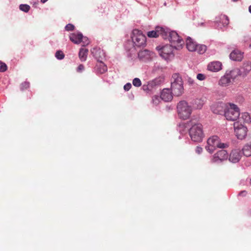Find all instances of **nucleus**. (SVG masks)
Returning a JSON list of instances; mask_svg holds the SVG:
<instances>
[{
	"instance_id": "1",
	"label": "nucleus",
	"mask_w": 251,
	"mask_h": 251,
	"mask_svg": "<svg viewBox=\"0 0 251 251\" xmlns=\"http://www.w3.org/2000/svg\"><path fill=\"white\" fill-rule=\"evenodd\" d=\"M171 90L175 96H180L184 92L183 81L178 74H174L171 79Z\"/></svg>"
},
{
	"instance_id": "2",
	"label": "nucleus",
	"mask_w": 251,
	"mask_h": 251,
	"mask_svg": "<svg viewBox=\"0 0 251 251\" xmlns=\"http://www.w3.org/2000/svg\"><path fill=\"white\" fill-rule=\"evenodd\" d=\"M240 75L238 69L226 71L218 81V84L222 87H227L232 83L234 79Z\"/></svg>"
},
{
	"instance_id": "3",
	"label": "nucleus",
	"mask_w": 251,
	"mask_h": 251,
	"mask_svg": "<svg viewBox=\"0 0 251 251\" xmlns=\"http://www.w3.org/2000/svg\"><path fill=\"white\" fill-rule=\"evenodd\" d=\"M207 144L205 149L210 153H213L217 148L225 149L228 147L227 144L220 143L219 138L216 135L209 138L207 141Z\"/></svg>"
},
{
	"instance_id": "4",
	"label": "nucleus",
	"mask_w": 251,
	"mask_h": 251,
	"mask_svg": "<svg viewBox=\"0 0 251 251\" xmlns=\"http://www.w3.org/2000/svg\"><path fill=\"white\" fill-rule=\"evenodd\" d=\"M224 115L227 120L235 121L239 117L240 109L236 105L228 103L226 107Z\"/></svg>"
},
{
	"instance_id": "5",
	"label": "nucleus",
	"mask_w": 251,
	"mask_h": 251,
	"mask_svg": "<svg viewBox=\"0 0 251 251\" xmlns=\"http://www.w3.org/2000/svg\"><path fill=\"white\" fill-rule=\"evenodd\" d=\"M167 33L166 34V39H168L171 43L172 46L177 50L182 48V46L184 44V41L178 35L177 33L175 31H170L167 28Z\"/></svg>"
},
{
	"instance_id": "6",
	"label": "nucleus",
	"mask_w": 251,
	"mask_h": 251,
	"mask_svg": "<svg viewBox=\"0 0 251 251\" xmlns=\"http://www.w3.org/2000/svg\"><path fill=\"white\" fill-rule=\"evenodd\" d=\"M174 46L167 44L162 46H158L156 47V49L163 59L166 61H169L174 57Z\"/></svg>"
},
{
	"instance_id": "7",
	"label": "nucleus",
	"mask_w": 251,
	"mask_h": 251,
	"mask_svg": "<svg viewBox=\"0 0 251 251\" xmlns=\"http://www.w3.org/2000/svg\"><path fill=\"white\" fill-rule=\"evenodd\" d=\"M131 37L135 47L139 48L146 46V37L141 31L136 29L133 30Z\"/></svg>"
},
{
	"instance_id": "8",
	"label": "nucleus",
	"mask_w": 251,
	"mask_h": 251,
	"mask_svg": "<svg viewBox=\"0 0 251 251\" xmlns=\"http://www.w3.org/2000/svg\"><path fill=\"white\" fill-rule=\"evenodd\" d=\"M189 136L193 141L201 142L204 137V134L201 126H192L189 129Z\"/></svg>"
},
{
	"instance_id": "9",
	"label": "nucleus",
	"mask_w": 251,
	"mask_h": 251,
	"mask_svg": "<svg viewBox=\"0 0 251 251\" xmlns=\"http://www.w3.org/2000/svg\"><path fill=\"white\" fill-rule=\"evenodd\" d=\"M177 109L180 118L183 120L188 118V104L186 101H180L177 104Z\"/></svg>"
},
{
	"instance_id": "10",
	"label": "nucleus",
	"mask_w": 251,
	"mask_h": 251,
	"mask_svg": "<svg viewBox=\"0 0 251 251\" xmlns=\"http://www.w3.org/2000/svg\"><path fill=\"white\" fill-rule=\"evenodd\" d=\"M167 33V27L157 26L154 30L148 32L147 35L150 38H156L160 35L163 38L166 39Z\"/></svg>"
},
{
	"instance_id": "11",
	"label": "nucleus",
	"mask_w": 251,
	"mask_h": 251,
	"mask_svg": "<svg viewBox=\"0 0 251 251\" xmlns=\"http://www.w3.org/2000/svg\"><path fill=\"white\" fill-rule=\"evenodd\" d=\"M139 59L144 62L151 60L154 56V53L148 50H144L138 52Z\"/></svg>"
},
{
	"instance_id": "12",
	"label": "nucleus",
	"mask_w": 251,
	"mask_h": 251,
	"mask_svg": "<svg viewBox=\"0 0 251 251\" xmlns=\"http://www.w3.org/2000/svg\"><path fill=\"white\" fill-rule=\"evenodd\" d=\"M228 157L227 152L224 150L218 151L213 156L212 162L214 163H220L225 160H226Z\"/></svg>"
},
{
	"instance_id": "13",
	"label": "nucleus",
	"mask_w": 251,
	"mask_h": 251,
	"mask_svg": "<svg viewBox=\"0 0 251 251\" xmlns=\"http://www.w3.org/2000/svg\"><path fill=\"white\" fill-rule=\"evenodd\" d=\"M235 134L240 140L244 139L247 136V126H234Z\"/></svg>"
},
{
	"instance_id": "14",
	"label": "nucleus",
	"mask_w": 251,
	"mask_h": 251,
	"mask_svg": "<svg viewBox=\"0 0 251 251\" xmlns=\"http://www.w3.org/2000/svg\"><path fill=\"white\" fill-rule=\"evenodd\" d=\"M242 156V153L239 149L233 150L229 155V160L234 163L239 162Z\"/></svg>"
},
{
	"instance_id": "15",
	"label": "nucleus",
	"mask_w": 251,
	"mask_h": 251,
	"mask_svg": "<svg viewBox=\"0 0 251 251\" xmlns=\"http://www.w3.org/2000/svg\"><path fill=\"white\" fill-rule=\"evenodd\" d=\"M227 103L225 104L223 102H219L213 104L211 106V110L212 112L217 114L222 115L225 113L226 110V107L227 106Z\"/></svg>"
},
{
	"instance_id": "16",
	"label": "nucleus",
	"mask_w": 251,
	"mask_h": 251,
	"mask_svg": "<svg viewBox=\"0 0 251 251\" xmlns=\"http://www.w3.org/2000/svg\"><path fill=\"white\" fill-rule=\"evenodd\" d=\"M164 81V77L163 76H160L158 77L155 78L153 80L150 81L148 82L147 85V89L149 90H151L154 87L158 86L163 83Z\"/></svg>"
},
{
	"instance_id": "17",
	"label": "nucleus",
	"mask_w": 251,
	"mask_h": 251,
	"mask_svg": "<svg viewBox=\"0 0 251 251\" xmlns=\"http://www.w3.org/2000/svg\"><path fill=\"white\" fill-rule=\"evenodd\" d=\"M91 53L94 57L97 59L98 61L102 60L105 57V53L100 48H94L91 50Z\"/></svg>"
},
{
	"instance_id": "18",
	"label": "nucleus",
	"mask_w": 251,
	"mask_h": 251,
	"mask_svg": "<svg viewBox=\"0 0 251 251\" xmlns=\"http://www.w3.org/2000/svg\"><path fill=\"white\" fill-rule=\"evenodd\" d=\"M222 69V64L220 61H213L207 65V70L212 72H218Z\"/></svg>"
},
{
	"instance_id": "19",
	"label": "nucleus",
	"mask_w": 251,
	"mask_h": 251,
	"mask_svg": "<svg viewBox=\"0 0 251 251\" xmlns=\"http://www.w3.org/2000/svg\"><path fill=\"white\" fill-rule=\"evenodd\" d=\"M243 52L238 50H234L230 53L229 57L233 61H241L243 58Z\"/></svg>"
},
{
	"instance_id": "20",
	"label": "nucleus",
	"mask_w": 251,
	"mask_h": 251,
	"mask_svg": "<svg viewBox=\"0 0 251 251\" xmlns=\"http://www.w3.org/2000/svg\"><path fill=\"white\" fill-rule=\"evenodd\" d=\"M172 93V91L171 92L169 89H164L161 93L160 98L165 101H170L173 98Z\"/></svg>"
},
{
	"instance_id": "21",
	"label": "nucleus",
	"mask_w": 251,
	"mask_h": 251,
	"mask_svg": "<svg viewBox=\"0 0 251 251\" xmlns=\"http://www.w3.org/2000/svg\"><path fill=\"white\" fill-rule=\"evenodd\" d=\"M215 22L219 24L220 28H221L222 26H220L219 24L222 23L223 26H226L229 24V19L227 16L225 15H220L216 17Z\"/></svg>"
},
{
	"instance_id": "22",
	"label": "nucleus",
	"mask_w": 251,
	"mask_h": 251,
	"mask_svg": "<svg viewBox=\"0 0 251 251\" xmlns=\"http://www.w3.org/2000/svg\"><path fill=\"white\" fill-rule=\"evenodd\" d=\"M70 39L74 44H78L81 43L82 34L80 32L73 33L70 35Z\"/></svg>"
},
{
	"instance_id": "23",
	"label": "nucleus",
	"mask_w": 251,
	"mask_h": 251,
	"mask_svg": "<svg viewBox=\"0 0 251 251\" xmlns=\"http://www.w3.org/2000/svg\"><path fill=\"white\" fill-rule=\"evenodd\" d=\"M107 70L106 66L102 62L98 61L95 67V70L98 73L103 74Z\"/></svg>"
},
{
	"instance_id": "24",
	"label": "nucleus",
	"mask_w": 251,
	"mask_h": 251,
	"mask_svg": "<svg viewBox=\"0 0 251 251\" xmlns=\"http://www.w3.org/2000/svg\"><path fill=\"white\" fill-rule=\"evenodd\" d=\"M204 104V101L201 99H196L191 102L192 107L193 109H201Z\"/></svg>"
},
{
	"instance_id": "25",
	"label": "nucleus",
	"mask_w": 251,
	"mask_h": 251,
	"mask_svg": "<svg viewBox=\"0 0 251 251\" xmlns=\"http://www.w3.org/2000/svg\"><path fill=\"white\" fill-rule=\"evenodd\" d=\"M241 123L243 124H249L251 122V117L250 114L247 112L241 113V116L240 118Z\"/></svg>"
},
{
	"instance_id": "26",
	"label": "nucleus",
	"mask_w": 251,
	"mask_h": 251,
	"mask_svg": "<svg viewBox=\"0 0 251 251\" xmlns=\"http://www.w3.org/2000/svg\"><path fill=\"white\" fill-rule=\"evenodd\" d=\"M88 50L86 49L81 48L79 52V58L81 61L86 60Z\"/></svg>"
},
{
	"instance_id": "27",
	"label": "nucleus",
	"mask_w": 251,
	"mask_h": 251,
	"mask_svg": "<svg viewBox=\"0 0 251 251\" xmlns=\"http://www.w3.org/2000/svg\"><path fill=\"white\" fill-rule=\"evenodd\" d=\"M243 71H240V75H242V73H244V75H247L251 71V63L247 62L243 64L242 68Z\"/></svg>"
},
{
	"instance_id": "28",
	"label": "nucleus",
	"mask_w": 251,
	"mask_h": 251,
	"mask_svg": "<svg viewBox=\"0 0 251 251\" xmlns=\"http://www.w3.org/2000/svg\"><path fill=\"white\" fill-rule=\"evenodd\" d=\"M242 155L248 157L251 155V143L250 145L247 144L244 146L241 151Z\"/></svg>"
},
{
	"instance_id": "29",
	"label": "nucleus",
	"mask_w": 251,
	"mask_h": 251,
	"mask_svg": "<svg viewBox=\"0 0 251 251\" xmlns=\"http://www.w3.org/2000/svg\"><path fill=\"white\" fill-rule=\"evenodd\" d=\"M207 49L206 46L201 44H198L195 51H197L199 54L204 53Z\"/></svg>"
},
{
	"instance_id": "30",
	"label": "nucleus",
	"mask_w": 251,
	"mask_h": 251,
	"mask_svg": "<svg viewBox=\"0 0 251 251\" xmlns=\"http://www.w3.org/2000/svg\"><path fill=\"white\" fill-rule=\"evenodd\" d=\"M197 45L198 44L194 42V40L189 37V51H196Z\"/></svg>"
},
{
	"instance_id": "31",
	"label": "nucleus",
	"mask_w": 251,
	"mask_h": 251,
	"mask_svg": "<svg viewBox=\"0 0 251 251\" xmlns=\"http://www.w3.org/2000/svg\"><path fill=\"white\" fill-rule=\"evenodd\" d=\"M20 9L25 12H27L30 9L29 5L27 4H21L19 6Z\"/></svg>"
},
{
	"instance_id": "32",
	"label": "nucleus",
	"mask_w": 251,
	"mask_h": 251,
	"mask_svg": "<svg viewBox=\"0 0 251 251\" xmlns=\"http://www.w3.org/2000/svg\"><path fill=\"white\" fill-rule=\"evenodd\" d=\"M133 85L135 87H140L142 85L141 80L139 78H135L132 81Z\"/></svg>"
},
{
	"instance_id": "33",
	"label": "nucleus",
	"mask_w": 251,
	"mask_h": 251,
	"mask_svg": "<svg viewBox=\"0 0 251 251\" xmlns=\"http://www.w3.org/2000/svg\"><path fill=\"white\" fill-rule=\"evenodd\" d=\"M55 57L58 59L61 60L64 58V54L62 51L58 50L55 53Z\"/></svg>"
},
{
	"instance_id": "34",
	"label": "nucleus",
	"mask_w": 251,
	"mask_h": 251,
	"mask_svg": "<svg viewBox=\"0 0 251 251\" xmlns=\"http://www.w3.org/2000/svg\"><path fill=\"white\" fill-rule=\"evenodd\" d=\"M81 43H82L83 46H85L88 45L89 43V41L88 38L86 37H84L82 35V38H81Z\"/></svg>"
},
{
	"instance_id": "35",
	"label": "nucleus",
	"mask_w": 251,
	"mask_h": 251,
	"mask_svg": "<svg viewBox=\"0 0 251 251\" xmlns=\"http://www.w3.org/2000/svg\"><path fill=\"white\" fill-rule=\"evenodd\" d=\"M160 98H161L160 97H159V96L156 95L154 96L152 99V103L155 105L158 104L160 101Z\"/></svg>"
},
{
	"instance_id": "36",
	"label": "nucleus",
	"mask_w": 251,
	"mask_h": 251,
	"mask_svg": "<svg viewBox=\"0 0 251 251\" xmlns=\"http://www.w3.org/2000/svg\"><path fill=\"white\" fill-rule=\"evenodd\" d=\"M7 70V66L4 63L0 61V72H4Z\"/></svg>"
},
{
	"instance_id": "37",
	"label": "nucleus",
	"mask_w": 251,
	"mask_h": 251,
	"mask_svg": "<svg viewBox=\"0 0 251 251\" xmlns=\"http://www.w3.org/2000/svg\"><path fill=\"white\" fill-rule=\"evenodd\" d=\"M65 28L66 31H72L74 29L75 26L73 25L69 24L65 26Z\"/></svg>"
},
{
	"instance_id": "38",
	"label": "nucleus",
	"mask_w": 251,
	"mask_h": 251,
	"mask_svg": "<svg viewBox=\"0 0 251 251\" xmlns=\"http://www.w3.org/2000/svg\"><path fill=\"white\" fill-rule=\"evenodd\" d=\"M29 87V83L27 82H25L21 84V89L24 90Z\"/></svg>"
},
{
	"instance_id": "39",
	"label": "nucleus",
	"mask_w": 251,
	"mask_h": 251,
	"mask_svg": "<svg viewBox=\"0 0 251 251\" xmlns=\"http://www.w3.org/2000/svg\"><path fill=\"white\" fill-rule=\"evenodd\" d=\"M197 78L200 80H203L205 79V76L202 74H198L197 75Z\"/></svg>"
},
{
	"instance_id": "40",
	"label": "nucleus",
	"mask_w": 251,
	"mask_h": 251,
	"mask_svg": "<svg viewBox=\"0 0 251 251\" xmlns=\"http://www.w3.org/2000/svg\"><path fill=\"white\" fill-rule=\"evenodd\" d=\"M131 87V84L130 83H127L124 86V89L125 91H128Z\"/></svg>"
},
{
	"instance_id": "41",
	"label": "nucleus",
	"mask_w": 251,
	"mask_h": 251,
	"mask_svg": "<svg viewBox=\"0 0 251 251\" xmlns=\"http://www.w3.org/2000/svg\"><path fill=\"white\" fill-rule=\"evenodd\" d=\"M84 70V67L82 64H80L77 68L76 71L78 73L82 72Z\"/></svg>"
},
{
	"instance_id": "42",
	"label": "nucleus",
	"mask_w": 251,
	"mask_h": 251,
	"mask_svg": "<svg viewBox=\"0 0 251 251\" xmlns=\"http://www.w3.org/2000/svg\"><path fill=\"white\" fill-rule=\"evenodd\" d=\"M202 148L200 146H197L195 149L196 152L199 154H201L202 152Z\"/></svg>"
},
{
	"instance_id": "43",
	"label": "nucleus",
	"mask_w": 251,
	"mask_h": 251,
	"mask_svg": "<svg viewBox=\"0 0 251 251\" xmlns=\"http://www.w3.org/2000/svg\"><path fill=\"white\" fill-rule=\"evenodd\" d=\"M247 194V192L246 190L241 191L238 194L239 196L242 197H245Z\"/></svg>"
},
{
	"instance_id": "44",
	"label": "nucleus",
	"mask_w": 251,
	"mask_h": 251,
	"mask_svg": "<svg viewBox=\"0 0 251 251\" xmlns=\"http://www.w3.org/2000/svg\"><path fill=\"white\" fill-rule=\"evenodd\" d=\"M48 0H41V2L43 3H45L46 2H47Z\"/></svg>"
},
{
	"instance_id": "45",
	"label": "nucleus",
	"mask_w": 251,
	"mask_h": 251,
	"mask_svg": "<svg viewBox=\"0 0 251 251\" xmlns=\"http://www.w3.org/2000/svg\"><path fill=\"white\" fill-rule=\"evenodd\" d=\"M249 11L251 13V5L249 7Z\"/></svg>"
},
{
	"instance_id": "46",
	"label": "nucleus",
	"mask_w": 251,
	"mask_h": 251,
	"mask_svg": "<svg viewBox=\"0 0 251 251\" xmlns=\"http://www.w3.org/2000/svg\"><path fill=\"white\" fill-rule=\"evenodd\" d=\"M186 47L187 49H188V43H186Z\"/></svg>"
},
{
	"instance_id": "47",
	"label": "nucleus",
	"mask_w": 251,
	"mask_h": 251,
	"mask_svg": "<svg viewBox=\"0 0 251 251\" xmlns=\"http://www.w3.org/2000/svg\"><path fill=\"white\" fill-rule=\"evenodd\" d=\"M192 126H197V125L196 124H194V125L192 124Z\"/></svg>"
},
{
	"instance_id": "48",
	"label": "nucleus",
	"mask_w": 251,
	"mask_h": 251,
	"mask_svg": "<svg viewBox=\"0 0 251 251\" xmlns=\"http://www.w3.org/2000/svg\"><path fill=\"white\" fill-rule=\"evenodd\" d=\"M238 0H232L233 1H237Z\"/></svg>"
},
{
	"instance_id": "49",
	"label": "nucleus",
	"mask_w": 251,
	"mask_h": 251,
	"mask_svg": "<svg viewBox=\"0 0 251 251\" xmlns=\"http://www.w3.org/2000/svg\"><path fill=\"white\" fill-rule=\"evenodd\" d=\"M250 184L251 185V178L250 179Z\"/></svg>"
},
{
	"instance_id": "50",
	"label": "nucleus",
	"mask_w": 251,
	"mask_h": 251,
	"mask_svg": "<svg viewBox=\"0 0 251 251\" xmlns=\"http://www.w3.org/2000/svg\"><path fill=\"white\" fill-rule=\"evenodd\" d=\"M189 83H190L191 82L190 78H189Z\"/></svg>"
}]
</instances>
